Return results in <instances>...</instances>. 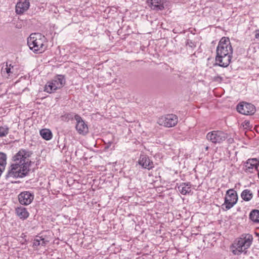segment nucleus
Segmentation results:
<instances>
[{
    "instance_id": "1",
    "label": "nucleus",
    "mask_w": 259,
    "mask_h": 259,
    "mask_svg": "<svg viewBox=\"0 0 259 259\" xmlns=\"http://www.w3.org/2000/svg\"><path fill=\"white\" fill-rule=\"evenodd\" d=\"M32 152L24 149H20L12 157L13 163L9 168L5 176L6 179L10 178H23L27 176L30 170V166L32 163L29 158Z\"/></svg>"
},
{
    "instance_id": "2",
    "label": "nucleus",
    "mask_w": 259,
    "mask_h": 259,
    "mask_svg": "<svg viewBox=\"0 0 259 259\" xmlns=\"http://www.w3.org/2000/svg\"><path fill=\"white\" fill-rule=\"evenodd\" d=\"M215 63L214 66L228 67L232 57L233 48L228 37H223L220 40L216 50Z\"/></svg>"
},
{
    "instance_id": "3",
    "label": "nucleus",
    "mask_w": 259,
    "mask_h": 259,
    "mask_svg": "<svg viewBox=\"0 0 259 259\" xmlns=\"http://www.w3.org/2000/svg\"><path fill=\"white\" fill-rule=\"evenodd\" d=\"M46 37L39 33H32L27 38V44L29 49L35 53L44 52L47 48Z\"/></svg>"
},
{
    "instance_id": "4",
    "label": "nucleus",
    "mask_w": 259,
    "mask_h": 259,
    "mask_svg": "<svg viewBox=\"0 0 259 259\" xmlns=\"http://www.w3.org/2000/svg\"><path fill=\"white\" fill-rule=\"evenodd\" d=\"M253 237L251 235L249 234H243L242 237L236 244V249L233 250V253L239 255L242 252H244V254H246L247 253L246 249L250 246Z\"/></svg>"
},
{
    "instance_id": "5",
    "label": "nucleus",
    "mask_w": 259,
    "mask_h": 259,
    "mask_svg": "<svg viewBox=\"0 0 259 259\" xmlns=\"http://www.w3.org/2000/svg\"><path fill=\"white\" fill-rule=\"evenodd\" d=\"M238 194L234 189H230L226 191L224 198V203L222 205V208L227 211L232 208L238 201Z\"/></svg>"
},
{
    "instance_id": "6",
    "label": "nucleus",
    "mask_w": 259,
    "mask_h": 259,
    "mask_svg": "<svg viewBox=\"0 0 259 259\" xmlns=\"http://www.w3.org/2000/svg\"><path fill=\"white\" fill-rule=\"evenodd\" d=\"M228 137V134L222 131H213L206 135V139L215 144L223 143Z\"/></svg>"
},
{
    "instance_id": "7",
    "label": "nucleus",
    "mask_w": 259,
    "mask_h": 259,
    "mask_svg": "<svg viewBox=\"0 0 259 259\" xmlns=\"http://www.w3.org/2000/svg\"><path fill=\"white\" fill-rule=\"evenodd\" d=\"M178 121V119L177 116L173 114H170L159 118L157 123L160 125L171 127L175 126L177 124Z\"/></svg>"
},
{
    "instance_id": "8",
    "label": "nucleus",
    "mask_w": 259,
    "mask_h": 259,
    "mask_svg": "<svg viewBox=\"0 0 259 259\" xmlns=\"http://www.w3.org/2000/svg\"><path fill=\"white\" fill-rule=\"evenodd\" d=\"M236 109L239 113L246 115H253L256 111L253 104L243 102L237 105Z\"/></svg>"
},
{
    "instance_id": "9",
    "label": "nucleus",
    "mask_w": 259,
    "mask_h": 259,
    "mask_svg": "<svg viewBox=\"0 0 259 259\" xmlns=\"http://www.w3.org/2000/svg\"><path fill=\"white\" fill-rule=\"evenodd\" d=\"M34 193L29 191H24L18 195L19 202L22 205H28L33 200Z\"/></svg>"
},
{
    "instance_id": "10",
    "label": "nucleus",
    "mask_w": 259,
    "mask_h": 259,
    "mask_svg": "<svg viewBox=\"0 0 259 259\" xmlns=\"http://www.w3.org/2000/svg\"><path fill=\"white\" fill-rule=\"evenodd\" d=\"M76 124L75 128L77 133L81 135L85 136L89 133V128L87 123L79 115L75 116Z\"/></svg>"
},
{
    "instance_id": "11",
    "label": "nucleus",
    "mask_w": 259,
    "mask_h": 259,
    "mask_svg": "<svg viewBox=\"0 0 259 259\" xmlns=\"http://www.w3.org/2000/svg\"><path fill=\"white\" fill-rule=\"evenodd\" d=\"M168 0H147L149 6L154 11H158L163 10L167 6Z\"/></svg>"
},
{
    "instance_id": "12",
    "label": "nucleus",
    "mask_w": 259,
    "mask_h": 259,
    "mask_svg": "<svg viewBox=\"0 0 259 259\" xmlns=\"http://www.w3.org/2000/svg\"><path fill=\"white\" fill-rule=\"evenodd\" d=\"M259 160L256 158L249 159L244 164V171L246 172L253 173L254 170L258 171Z\"/></svg>"
},
{
    "instance_id": "13",
    "label": "nucleus",
    "mask_w": 259,
    "mask_h": 259,
    "mask_svg": "<svg viewBox=\"0 0 259 259\" xmlns=\"http://www.w3.org/2000/svg\"><path fill=\"white\" fill-rule=\"evenodd\" d=\"M30 3L28 0H19L16 5V13L17 14H23L29 8Z\"/></svg>"
},
{
    "instance_id": "14",
    "label": "nucleus",
    "mask_w": 259,
    "mask_h": 259,
    "mask_svg": "<svg viewBox=\"0 0 259 259\" xmlns=\"http://www.w3.org/2000/svg\"><path fill=\"white\" fill-rule=\"evenodd\" d=\"M139 164L145 169L150 170L154 167V163L149 157L145 155H141L138 161Z\"/></svg>"
},
{
    "instance_id": "15",
    "label": "nucleus",
    "mask_w": 259,
    "mask_h": 259,
    "mask_svg": "<svg viewBox=\"0 0 259 259\" xmlns=\"http://www.w3.org/2000/svg\"><path fill=\"white\" fill-rule=\"evenodd\" d=\"M17 215L21 220H24L29 217V213L25 207L23 206L17 207L15 208Z\"/></svg>"
},
{
    "instance_id": "16",
    "label": "nucleus",
    "mask_w": 259,
    "mask_h": 259,
    "mask_svg": "<svg viewBox=\"0 0 259 259\" xmlns=\"http://www.w3.org/2000/svg\"><path fill=\"white\" fill-rule=\"evenodd\" d=\"M191 184L190 182L182 183L178 186V190L183 195L189 194L191 191Z\"/></svg>"
},
{
    "instance_id": "17",
    "label": "nucleus",
    "mask_w": 259,
    "mask_h": 259,
    "mask_svg": "<svg viewBox=\"0 0 259 259\" xmlns=\"http://www.w3.org/2000/svg\"><path fill=\"white\" fill-rule=\"evenodd\" d=\"M40 135L46 140H50L52 138V133L49 129H41L39 132Z\"/></svg>"
},
{
    "instance_id": "18",
    "label": "nucleus",
    "mask_w": 259,
    "mask_h": 259,
    "mask_svg": "<svg viewBox=\"0 0 259 259\" xmlns=\"http://www.w3.org/2000/svg\"><path fill=\"white\" fill-rule=\"evenodd\" d=\"M240 196L243 200L249 201L252 198L253 194L250 190L245 189L241 192Z\"/></svg>"
},
{
    "instance_id": "19",
    "label": "nucleus",
    "mask_w": 259,
    "mask_h": 259,
    "mask_svg": "<svg viewBox=\"0 0 259 259\" xmlns=\"http://www.w3.org/2000/svg\"><path fill=\"white\" fill-rule=\"evenodd\" d=\"M76 115L73 112L65 113L60 116V119L64 122H68L70 120H73V118L75 119V116Z\"/></svg>"
},
{
    "instance_id": "20",
    "label": "nucleus",
    "mask_w": 259,
    "mask_h": 259,
    "mask_svg": "<svg viewBox=\"0 0 259 259\" xmlns=\"http://www.w3.org/2000/svg\"><path fill=\"white\" fill-rule=\"evenodd\" d=\"M249 219L254 223H259V210L253 209L249 214Z\"/></svg>"
},
{
    "instance_id": "21",
    "label": "nucleus",
    "mask_w": 259,
    "mask_h": 259,
    "mask_svg": "<svg viewBox=\"0 0 259 259\" xmlns=\"http://www.w3.org/2000/svg\"><path fill=\"white\" fill-rule=\"evenodd\" d=\"M54 88L53 83L51 81H48L45 87L44 91L50 94L56 91V89H55Z\"/></svg>"
},
{
    "instance_id": "22",
    "label": "nucleus",
    "mask_w": 259,
    "mask_h": 259,
    "mask_svg": "<svg viewBox=\"0 0 259 259\" xmlns=\"http://www.w3.org/2000/svg\"><path fill=\"white\" fill-rule=\"evenodd\" d=\"M58 83L60 84V87H63L66 83V79L65 76L61 74H58L54 77Z\"/></svg>"
},
{
    "instance_id": "23",
    "label": "nucleus",
    "mask_w": 259,
    "mask_h": 259,
    "mask_svg": "<svg viewBox=\"0 0 259 259\" xmlns=\"http://www.w3.org/2000/svg\"><path fill=\"white\" fill-rule=\"evenodd\" d=\"M9 128L7 125L0 126V137H6L9 133Z\"/></svg>"
},
{
    "instance_id": "24",
    "label": "nucleus",
    "mask_w": 259,
    "mask_h": 259,
    "mask_svg": "<svg viewBox=\"0 0 259 259\" xmlns=\"http://www.w3.org/2000/svg\"><path fill=\"white\" fill-rule=\"evenodd\" d=\"M36 237L39 238H35L34 239V241L33 243V247H36L40 245L41 239H40V237L37 236Z\"/></svg>"
},
{
    "instance_id": "25",
    "label": "nucleus",
    "mask_w": 259,
    "mask_h": 259,
    "mask_svg": "<svg viewBox=\"0 0 259 259\" xmlns=\"http://www.w3.org/2000/svg\"><path fill=\"white\" fill-rule=\"evenodd\" d=\"M51 81L53 83V85L55 87L54 89H56V90L57 89H60L63 87H60V84L59 83H58V82L55 79V78H54V79L52 80H51Z\"/></svg>"
},
{
    "instance_id": "26",
    "label": "nucleus",
    "mask_w": 259,
    "mask_h": 259,
    "mask_svg": "<svg viewBox=\"0 0 259 259\" xmlns=\"http://www.w3.org/2000/svg\"><path fill=\"white\" fill-rule=\"evenodd\" d=\"M40 239H41V242H40V245L41 246H45L47 242H48V241L46 240L44 238H42V236L40 237Z\"/></svg>"
},
{
    "instance_id": "27",
    "label": "nucleus",
    "mask_w": 259,
    "mask_h": 259,
    "mask_svg": "<svg viewBox=\"0 0 259 259\" xmlns=\"http://www.w3.org/2000/svg\"><path fill=\"white\" fill-rule=\"evenodd\" d=\"M6 66L7 67L5 68L6 71L7 73L9 75H10L11 73H13V72L11 71V68H10V67H8V63H7Z\"/></svg>"
},
{
    "instance_id": "28",
    "label": "nucleus",
    "mask_w": 259,
    "mask_h": 259,
    "mask_svg": "<svg viewBox=\"0 0 259 259\" xmlns=\"http://www.w3.org/2000/svg\"><path fill=\"white\" fill-rule=\"evenodd\" d=\"M186 45H189L190 47L192 48L194 45V43L192 41V40L188 39V40H187Z\"/></svg>"
},
{
    "instance_id": "29",
    "label": "nucleus",
    "mask_w": 259,
    "mask_h": 259,
    "mask_svg": "<svg viewBox=\"0 0 259 259\" xmlns=\"http://www.w3.org/2000/svg\"><path fill=\"white\" fill-rule=\"evenodd\" d=\"M255 37L259 40V29L255 31Z\"/></svg>"
},
{
    "instance_id": "30",
    "label": "nucleus",
    "mask_w": 259,
    "mask_h": 259,
    "mask_svg": "<svg viewBox=\"0 0 259 259\" xmlns=\"http://www.w3.org/2000/svg\"><path fill=\"white\" fill-rule=\"evenodd\" d=\"M245 125L247 127H249V124H250V122L249 121H245Z\"/></svg>"
},
{
    "instance_id": "31",
    "label": "nucleus",
    "mask_w": 259,
    "mask_h": 259,
    "mask_svg": "<svg viewBox=\"0 0 259 259\" xmlns=\"http://www.w3.org/2000/svg\"><path fill=\"white\" fill-rule=\"evenodd\" d=\"M220 79V80H222L223 78L222 77L220 76H218L216 77V79H215V80H218V79Z\"/></svg>"
},
{
    "instance_id": "32",
    "label": "nucleus",
    "mask_w": 259,
    "mask_h": 259,
    "mask_svg": "<svg viewBox=\"0 0 259 259\" xmlns=\"http://www.w3.org/2000/svg\"><path fill=\"white\" fill-rule=\"evenodd\" d=\"M9 67H10L11 68H13V66H12L11 64H10Z\"/></svg>"
},
{
    "instance_id": "33",
    "label": "nucleus",
    "mask_w": 259,
    "mask_h": 259,
    "mask_svg": "<svg viewBox=\"0 0 259 259\" xmlns=\"http://www.w3.org/2000/svg\"><path fill=\"white\" fill-rule=\"evenodd\" d=\"M233 139H229V141L230 142H231V141H233Z\"/></svg>"
},
{
    "instance_id": "34",
    "label": "nucleus",
    "mask_w": 259,
    "mask_h": 259,
    "mask_svg": "<svg viewBox=\"0 0 259 259\" xmlns=\"http://www.w3.org/2000/svg\"><path fill=\"white\" fill-rule=\"evenodd\" d=\"M208 147H207H207L205 148V149H206V150H208Z\"/></svg>"
},
{
    "instance_id": "35",
    "label": "nucleus",
    "mask_w": 259,
    "mask_h": 259,
    "mask_svg": "<svg viewBox=\"0 0 259 259\" xmlns=\"http://www.w3.org/2000/svg\"><path fill=\"white\" fill-rule=\"evenodd\" d=\"M258 177L259 178V171H258Z\"/></svg>"
}]
</instances>
